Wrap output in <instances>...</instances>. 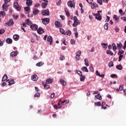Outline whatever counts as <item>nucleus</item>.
<instances>
[{"instance_id":"nucleus-16","label":"nucleus","mask_w":126,"mask_h":126,"mask_svg":"<svg viewBox=\"0 0 126 126\" xmlns=\"http://www.w3.org/2000/svg\"><path fill=\"white\" fill-rule=\"evenodd\" d=\"M17 55H18V52L17 51H13L11 52L10 54L11 57H16Z\"/></svg>"},{"instance_id":"nucleus-7","label":"nucleus","mask_w":126,"mask_h":126,"mask_svg":"<svg viewBox=\"0 0 126 126\" xmlns=\"http://www.w3.org/2000/svg\"><path fill=\"white\" fill-rule=\"evenodd\" d=\"M42 15H45L46 16H48V15H50V12L49 11V9L43 10L42 11Z\"/></svg>"},{"instance_id":"nucleus-11","label":"nucleus","mask_w":126,"mask_h":126,"mask_svg":"<svg viewBox=\"0 0 126 126\" xmlns=\"http://www.w3.org/2000/svg\"><path fill=\"white\" fill-rule=\"evenodd\" d=\"M91 7L92 9H95L96 7H98V4L96 3L95 2L91 3Z\"/></svg>"},{"instance_id":"nucleus-41","label":"nucleus","mask_w":126,"mask_h":126,"mask_svg":"<svg viewBox=\"0 0 126 126\" xmlns=\"http://www.w3.org/2000/svg\"><path fill=\"white\" fill-rule=\"evenodd\" d=\"M4 11H5V10L0 11V15H1L2 17L5 16V12Z\"/></svg>"},{"instance_id":"nucleus-36","label":"nucleus","mask_w":126,"mask_h":126,"mask_svg":"<svg viewBox=\"0 0 126 126\" xmlns=\"http://www.w3.org/2000/svg\"><path fill=\"white\" fill-rule=\"evenodd\" d=\"M36 66H42L44 65V63L40 62L36 64Z\"/></svg>"},{"instance_id":"nucleus-26","label":"nucleus","mask_w":126,"mask_h":126,"mask_svg":"<svg viewBox=\"0 0 126 126\" xmlns=\"http://www.w3.org/2000/svg\"><path fill=\"white\" fill-rule=\"evenodd\" d=\"M116 68L117 69H118V70H122L123 66H122V64H119V65H116Z\"/></svg>"},{"instance_id":"nucleus-34","label":"nucleus","mask_w":126,"mask_h":126,"mask_svg":"<svg viewBox=\"0 0 126 126\" xmlns=\"http://www.w3.org/2000/svg\"><path fill=\"white\" fill-rule=\"evenodd\" d=\"M24 9L27 13H29L30 12V7H26L24 8Z\"/></svg>"},{"instance_id":"nucleus-32","label":"nucleus","mask_w":126,"mask_h":126,"mask_svg":"<svg viewBox=\"0 0 126 126\" xmlns=\"http://www.w3.org/2000/svg\"><path fill=\"white\" fill-rule=\"evenodd\" d=\"M106 54H107V55H110V56H114V53L110 50H107Z\"/></svg>"},{"instance_id":"nucleus-40","label":"nucleus","mask_w":126,"mask_h":126,"mask_svg":"<svg viewBox=\"0 0 126 126\" xmlns=\"http://www.w3.org/2000/svg\"><path fill=\"white\" fill-rule=\"evenodd\" d=\"M112 47H113V50L114 52H116V50H117V46L116 45V44L113 43Z\"/></svg>"},{"instance_id":"nucleus-61","label":"nucleus","mask_w":126,"mask_h":126,"mask_svg":"<svg viewBox=\"0 0 126 126\" xmlns=\"http://www.w3.org/2000/svg\"><path fill=\"white\" fill-rule=\"evenodd\" d=\"M60 60V61H63V60H64V56L61 55Z\"/></svg>"},{"instance_id":"nucleus-3","label":"nucleus","mask_w":126,"mask_h":126,"mask_svg":"<svg viewBox=\"0 0 126 126\" xmlns=\"http://www.w3.org/2000/svg\"><path fill=\"white\" fill-rule=\"evenodd\" d=\"M75 59L77 61H80L81 60V58H80V55H81V51H78L76 52L75 53Z\"/></svg>"},{"instance_id":"nucleus-50","label":"nucleus","mask_w":126,"mask_h":126,"mask_svg":"<svg viewBox=\"0 0 126 126\" xmlns=\"http://www.w3.org/2000/svg\"><path fill=\"white\" fill-rule=\"evenodd\" d=\"M108 66L110 68L112 67V66H114V63H113V61H111L109 63Z\"/></svg>"},{"instance_id":"nucleus-8","label":"nucleus","mask_w":126,"mask_h":126,"mask_svg":"<svg viewBox=\"0 0 126 126\" xmlns=\"http://www.w3.org/2000/svg\"><path fill=\"white\" fill-rule=\"evenodd\" d=\"M14 7L17 10V11H19L20 10L21 8L20 7H19V5L18 4V3L17 2H15L14 3Z\"/></svg>"},{"instance_id":"nucleus-38","label":"nucleus","mask_w":126,"mask_h":126,"mask_svg":"<svg viewBox=\"0 0 126 126\" xmlns=\"http://www.w3.org/2000/svg\"><path fill=\"white\" fill-rule=\"evenodd\" d=\"M113 19L114 20H115V21L119 22V18H118V16L116 15H114Z\"/></svg>"},{"instance_id":"nucleus-21","label":"nucleus","mask_w":126,"mask_h":126,"mask_svg":"<svg viewBox=\"0 0 126 126\" xmlns=\"http://www.w3.org/2000/svg\"><path fill=\"white\" fill-rule=\"evenodd\" d=\"M82 71H83L84 72H88V69L87 68V67L86 66H83L81 68Z\"/></svg>"},{"instance_id":"nucleus-56","label":"nucleus","mask_w":126,"mask_h":126,"mask_svg":"<svg viewBox=\"0 0 126 126\" xmlns=\"http://www.w3.org/2000/svg\"><path fill=\"white\" fill-rule=\"evenodd\" d=\"M90 69L92 72H94V68L93 67V65H90Z\"/></svg>"},{"instance_id":"nucleus-54","label":"nucleus","mask_w":126,"mask_h":126,"mask_svg":"<svg viewBox=\"0 0 126 126\" xmlns=\"http://www.w3.org/2000/svg\"><path fill=\"white\" fill-rule=\"evenodd\" d=\"M110 76L112 78H117V77H118V75L115 74H111Z\"/></svg>"},{"instance_id":"nucleus-5","label":"nucleus","mask_w":126,"mask_h":126,"mask_svg":"<svg viewBox=\"0 0 126 126\" xmlns=\"http://www.w3.org/2000/svg\"><path fill=\"white\" fill-rule=\"evenodd\" d=\"M94 15L95 19H97V20H98L99 21H101L102 20V16H101V14H94Z\"/></svg>"},{"instance_id":"nucleus-17","label":"nucleus","mask_w":126,"mask_h":126,"mask_svg":"<svg viewBox=\"0 0 126 126\" xmlns=\"http://www.w3.org/2000/svg\"><path fill=\"white\" fill-rule=\"evenodd\" d=\"M60 82L61 83V84L63 85V86H66V82L64 81L63 79H60Z\"/></svg>"},{"instance_id":"nucleus-58","label":"nucleus","mask_w":126,"mask_h":126,"mask_svg":"<svg viewBox=\"0 0 126 126\" xmlns=\"http://www.w3.org/2000/svg\"><path fill=\"white\" fill-rule=\"evenodd\" d=\"M4 33V29H2L0 30V35H1V34H3Z\"/></svg>"},{"instance_id":"nucleus-9","label":"nucleus","mask_w":126,"mask_h":126,"mask_svg":"<svg viewBox=\"0 0 126 126\" xmlns=\"http://www.w3.org/2000/svg\"><path fill=\"white\" fill-rule=\"evenodd\" d=\"M68 6L70 7H73L74 8L75 7V4H74V2L72 1H70L67 2Z\"/></svg>"},{"instance_id":"nucleus-2","label":"nucleus","mask_w":126,"mask_h":126,"mask_svg":"<svg viewBox=\"0 0 126 126\" xmlns=\"http://www.w3.org/2000/svg\"><path fill=\"white\" fill-rule=\"evenodd\" d=\"M74 23L72 24L73 27H76L78 24H80V22L77 19V16H74L73 17Z\"/></svg>"},{"instance_id":"nucleus-23","label":"nucleus","mask_w":126,"mask_h":126,"mask_svg":"<svg viewBox=\"0 0 126 126\" xmlns=\"http://www.w3.org/2000/svg\"><path fill=\"white\" fill-rule=\"evenodd\" d=\"M48 2H49V1H44L43 2H42L41 5L43 7V8H46V6H47V5H48Z\"/></svg>"},{"instance_id":"nucleus-25","label":"nucleus","mask_w":126,"mask_h":126,"mask_svg":"<svg viewBox=\"0 0 126 126\" xmlns=\"http://www.w3.org/2000/svg\"><path fill=\"white\" fill-rule=\"evenodd\" d=\"M69 102V100H64L63 101H61V105H65V104H67Z\"/></svg>"},{"instance_id":"nucleus-4","label":"nucleus","mask_w":126,"mask_h":126,"mask_svg":"<svg viewBox=\"0 0 126 126\" xmlns=\"http://www.w3.org/2000/svg\"><path fill=\"white\" fill-rule=\"evenodd\" d=\"M43 24L44 25H47L50 22V18H44V19H41Z\"/></svg>"},{"instance_id":"nucleus-27","label":"nucleus","mask_w":126,"mask_h":126,"mask_svg":"<svg viewBox=\"0 0 126 126\" xmlns=\"http://www.w3.org/2000/svg\"><path fill=\"white\" fill-rule=\"evenodd\" d=\"M85 62V64L86 66H89V61H88V59H85L84 60Z\"/></svg>"},{"instance_id":"nucleus-48","label":"nucleus","mask_w":126,"mask_h":126,"mask_svg":"<svg viewBox=\"0 0 126 126\" xmlns=\"http://www.w3.org/2000/svg\"><path fill=\"white\" fill-rule=\"evenodd\" d=\"M119 13H121V15H125V14H126V12H123L122 9L119 10Z\"/></svg>"},{"instance_id":"nucleus-39","label":"nucleus","mask_w":126,"mask_h":126,"mask_svg":"<svg viewBox=\"0 0 126 126\" xmlns=\"http://www.w3.org/2000/svg\"><path fill=\"white\" fill-rule=\"evenodd\" d=\"M108 25H109V24L107 23L105 24V25H104V30H108V29H109V27L108 26Z\"/></svg>"},{"instance_id":"nucleus-59","label":"nucleus","mask_w":126,"mask_h":126,"mask_svg":"<svg viewBox=\"0 0 126 126\" xmlns=\"http://www.w3.org/2000/svg\"><path fill=\"white\" fill-rule=\"evenodd\" d=\"M34 97H40V93H36L34 94Z\"/></svg>"},{"instance_id":"nucleus-18","label":"nucleus","mask_w":126,"mask_h":126,"mask_svg":"<svg viewBox=\"0 0 126 126\" xmlns=\"http://www.w3.org/2000/svg\"><path fill=\"white\" fill-rule=\"evenodd\" d=\"M37 33H38V34H43V33H44V29L41 27L39 28L37 30Z\"/></svg>"},{"instance_id":"nucleus-13","label":"nucleus","mask_w":126,"mask_h":126,"mask_svg":"<svg viewBox=\"0 0 126 126\" xmlns=\"http://www.w3.org/2000/svg\"><path fill=\"white\" fill-rule=\"evenodd\" d=\"M47 42H49L50 45H52V44H53V37H52V36H49L47 37Z\"/></svg>"},{"instance_id":"nucleus-44","label":"nucleus","mask_w":126,"mask_h":126,"mask_svg":"<svg viewBox=\"0 0 126 126\" xmlns=\"http://www.w3.org/2000/svg\"><path fill=\"white\" fill-rule=\"evenodd\" d=\"M65 12L66 15L67 16V17H70V14H69V12H68V11L66 9H65Z\"/></svg>"},{"instance_id":"nucleus-64","label":"nucleus","mask_w":126,"mask_h":126,"mask_svg":"<svg viewBox=\"0 0 126 126\" xmlns=\"http://www.w3.org/2000/svg\"><path fill=\"white\" fill-rule=\"evenodd\" d=\"M121 19H123L124 21L126 22V17H121Z\"/></svg>"},{"instance_id":"nucleus-42","label":"nucleus","mask_w":126,"mask_h":126,"mask_svg":"<svg viewBox=\"0 0 126 126\" xmlns=\"http://www.w3.org/2000/svg\"><path fill=\"white\" fill-rule=\"evenodd\" d=\"M85 80V75H82V76H80V81H84Z\"/></svg>"},{"instance_id":"nucleus-20","label":"nucleus","mask_w":126,"mask_h":126,"mask_svg":"<svg viewBox=\"0 0 126 126\" xmlns=\"http://www.w3.org/2000/svg\"><path fill=\"white\" fill-rule=\"evenodd\" d=\"M55 26L56 28H60L61 27V22L57 21L55 22Z\"/></svg>"},{"instance_id":"nucleus-10","label":"nucleus","mask_w":126,"mask_h":126,"mask_svg":"<svg viewBox=\"0 0 126 126\" xmlns=\"http://www.w3.org/2000/svg\"><path fill=\"white\" fill-rule=\"evenodd\" d=\"M31 28L33 30V31H36L38 29V25L36 24H32L31 25Z\"/></svg>"},{"instance_id":"nucleus-55","label":"nucleus","mask_w":126,"mask_h":126,"mask_svg":"<svg viewBox=\"0 0 126 126\" xmlns=\"http://www.w3.org/2000/svg\"><path fill=\"white\" fill-rule=\"evenodd\" d=\"M94 106H101V102L98 101L97 102L94 103Z\"/></svg>"},{"instance_id":"nucleus-60","label":"nucleus","mask_w":126,"mask_h":126,"mask_svg":"<svg viewBox=\"0 0 126 126\" xmlns=\"http://www.w3.org/2000/svg\"><path fill=\"white\" fill-rule=\"evenodd\" d=\"M109 21H110V17H109L108 16H107L105 22H109Z\"/></svg>"},{"instance_id":"nucleus-19","label":"nucleus","mask_w":126,"mask_h":126,"mask_svg":"<svg viewBox=\"0 0 126 126\" xmlns=\"http://www.w3.org/2000/svg\"><path fill=\"white\" fill-rule=\"evenodd\" d=\"M101 46L104 49V50H106L107 48H108V43H102L101 44Z\"/></svg>"},{"instance_id":"nucleus-62","label":"nucleus","mask_w":126,"mask_h":126,"mask_svg":"<svg viewBox=\"0 0 126 126\" xmlns=\"http://www.w3.org/2000/svg\"><path fill=\"white\" fill-rule=\"evenodd\" d=\"M51 99H54V98H55V93H52V94H51Z\"/></svg>"},{"instance_id":"nucleus-14","label":"nucleus","mask_w":126,"mask_h":126,"mask_svg":"<svg viewBox=\"0 0 126 126\" xmlns=\"http://www.w3.org/2000/svg\"><path fill=\"white\" fill-rule=\"evenodd\" d=\"M53 82H54V80L51 78L47 79L46 81V84H51V83H53Z\"/></svg>"},{"instance_id":"nucleus-12","label":"nucleus","mask_w":126,"mask_h":126,"mask_svg":"<svg viewBox=\"0 0 126 126\" xmlns=\"http://www.w3.org/2000/svg\"><path fill=\"white\" fill-rule=\"evenodd\" d=\"M32 80H33V81H37V80H38V76L36 74L32 75Z\"/></svg>"},{"instance_id":"nucleus-31","label":"nucleus","mask_w":126,"mask_h":126,"mask_svg":"<svg viewBox=\"0 0 126 126\" xmlns=\"http://www.w3.org/2000/svg\"><path fill=\"white\" fill-rule=\"evenodd\" d=\"M122 47H123V43H117V47L118 48V49L119 50L122 49Z\"/></svg>"},{"instance_id":"nucleus-1","label":"nucleus","mask_w":126,"mask_h":126,"mask_svg":"<svg viewBox=\"0 0 126 126\" xmlns=\"http://www.w3.org/2000/svg\"><path fill=\"white\" fill-rule=\"evenodd\" d=\"M9 1H10V0H4V3L2 5V10H5V11L8 10L9 4H7V2H9Z\"/></svg>"},{"instance_id":"nucleus-57","label":"nucleus","mask_w":126,"mask_h":126,"mask_svg":"<svg viewBox=\"0 0 126 126\" xmlns=\"http://www.w3.org/2000/svg\"><path fill=\"white\" fill-rule=\"evenodd\" d=\"M124 53H125V51H124L123 50L121 51V50H120L118 52V55H123V54H124Z\"/></svg>"},{"instance_id":"nucleus-51","label":"nucleus","mask_w":126,"mask_h":126,"mask_svg":"<svg viewBox=\"0 0 126 126\" xmlns=\"http://www.w3.org/2000/svg\"><path fill=\"white\" fill-rule=\"evenodd\" d=\"M97 2L98 3V4H100V5H102L103 4L102 0H97Z\"/></svg>"},{"instance_id":"nucleus-47","label":"nucleus","mask_w":126,"mask_h":126,"mask_svg":"<svg viewBox=\"0 0 126 126\" xmlns=\"http://www.w3.org/2000/svg\"><path fill=\"white\" fill-rule=\"evenodd\" d=\"M119 90L120 91H123L124 90V85L121 84L119 87Z\"/></svg>"},{"instance_id":"nucleus-6","label":"nucleus","mask_w":126,"mask_h":126,"mask_svg":"<svg viewBox=\"0 0 126 126\" xmlns=\"http://www.w3.org/2000/svg\"><path fill=\"white\" fill-rule=\"evenodd\" d=\"M13 24H14V22H13V20L12 19L10 20L9 22L5 24V26H12Z\"/></svg>"},{"instance_id":"nucleus-22","label":"nucleus","mask_w":126,"mask_h":126,"mask_svg":"<svg viewBox=\"0 0 126 126\" xmlns=\"http://www.w3.org/2000/svg\"><path fill=\"white\" fill-rule=\"evenodd\" d=\"M13 38L15 41H18V40H19V35L18 34H14Z\"/></svg>"},{"instance_id":"nucleus-63","label":"nucleus","mask_w":126,"mask_h":126,"mask_svg":"<svg viewBox=\"0 0 126 126\" xmlns=\"http://www.w3.org/2000/svg\"><path fill=\"white\" fill-rule=\"evenodd\" d=\"M19 16L18 15H13V18H14V19H18Z\"/></svg>"},{"instance_id":"nucleus-46","label":"nucleus","mask_w":126,"mask_h":126,"mask_svg":"<svg viewBox=\"0 0 126 126\" xmlns=\"http://www.w3.org/2000/svg\"><path fill=\"white\" fill-rule=\"evenodd\" d=\"M48 84H45L43 85L44 88H45V89H49V88H50V85H47Z\"/></svg>"},{"instance_id":"nucleus-30","label":"nucleus","mask_w":126,"mask_h":126,"mask_svg":"<svg viewBox=\"0 0 126 126\" xmlns=\"http://www.w3.org/2000/svg\"><path fill=\"white\" fill-rule=\"evenodd\" d=\"M95 98H96V99H98V100H102V96L99 94H98L97 95H95Z\"/></svg>"},{"instance_id":"nucleus-37","label":"nucleus","mask_w":126,"mask_h":126,"mask_svg":"<svg viewBox=\"0 0 126 126\" xmlns=\"http://www.w3.org/2000/svg\"><path fill=\"white\" fill-rule=\"evenodd\" d=\"M26 24H27V25H31V24H32V23L31 22V21H30L29 19H28L26 21Z\"/></svg>"},{"instance_id":"nucleus-52","label":"nucleus","mask_w":126,"mask_h":126,"mask_svg":"<svg viewBox=\"0 0 126 126\" xmlns=\"http://www.w3.org/2000/svg\"><path fill=\"white\" fill-rule=\"evenodd\" d=\"M66 35H67V36H70V35H71V31H67L66 32Z\"/></svg>"},{"instance_id":"nucleus-35","label":"nucleus","mask_w":126,"mask_h":126,"mask_svg":"<svg viewBox=\"0 0 126 126\" xmlns=\"http://www.w3.org/2000/svg\"><path fill=\"white\" fill-rule=\"evenodd\" d=\"M8 78V77L6 74H4L2 78V81H5V80H6Z\"/></svg>"},{"instance_id":"nucleus-53","label":"nucleus","mask_w":126,"mask_h":126,"mask_svg":"<svg viewBox=\"0 0 126 126\" xmlns=\"http://www.w3.org/2000/svg\"><path fill=\"white\" fill-rule=\"evenodd\" d=\"M70 43H71V45H74L76 43V41L74 39H71Z\"/></svg>"},{"instance_id":"nucleus-33","label":"nucleus","mask_w":126,"mask_h":126,"mask_svg":"<svg viewBox=\"0 0 126 126\" xmlns=\"http://www.w3.org/2000/svg\"><path fill=\"white\" fill-rule=\"evenodd\" d=\"M6 81H8V85H12V84H14V80H11L9 81V80H6Z\"/></svg>"},{"instance_id":"nucleus-43","label":"nucleus","mask_w":126,"mask_h":126,"mask_svg":"<svg viewBox=\"0 0 126 126\" xmlns=\"http://www.w3.org/2000/svg\"><path fill=\"white\" fill-rule=\"evenodd\" d=\"M60 31L61 32V33H62V34H63V35H65L66 32H65V31H64V30H63V29H60Z\"/></svg>"},{"instance_id":"nucleus-24","label":"nucleus","mask_w":126,"mask_h":126,"mask_svg":"<svg viewBox=\"0 0 126 126\" xmlns=\"http://www.w3.org/2000/svg\"><path fill=\"white\" fill-rule=\"evenodd\" d=\"M39 12L40 11L37 9L34 8L33 10V13L34 15H37V14H38Z\"/></svg>"},{"instance_id":"nucleus-28","label":"nucleus","mask_w":126,"mask_h":126,"mask_svg":"<svg viewBox=\"0 0 126 126\" xmlns=\"http://www.w3.org/2000/svg\"><path fill=\"white\" fill-rule=\"evenodd\" d=\"M6 42L7 44H11L12 43V39H11V38H8L6 39Z\"/></svg>"},{"instance_id":"nucleus-45","label":"nucleus","mask_w":126,"mask_h":126,"mask_svg":"<svg viewBox=\"0 0 126 126\" xmlns=\"http://www.w3.org/2000/svg\"><path fill=\"white\" fill-rule=\"evenodd\" d=\"M118 55L119 56L118 61L121 62V61H122V58H124V55L123 54H118Z\"/></svg>"},{"instance_id":"nucleus-29","label":"nucleus","mask_w":126,"mask_h":126,"mask_svg":"<svg viewBox=\"0 0 126 126\" xmlns=\"http://www.w3.org/2000/svg\"><path fill=\"white\" fill-rule=\"evenodd\" d=\"M62 106H63V105H62V100L60 99L59 103H58V109H61Z\"/></svg>"},{"instance_id":"nucleus-49","label":"nucleus","mask_w":126,"mask_h":126,"mask_svg":"<svg viewBox=\"0 0 126 126\" xmlns=\"http://www.w3.org/2000/svg\"><path fill=\"white\" fill-rule=\"evenodd\" d=\"M75 72H76V73H77V74H79V75H80V76H81L82 75H83L82 72L80 71L76 70Z\"/></svg>"},{"instance_id":"nucleus-15","label":"nucleus","mask_w":126,"mask_h":126,"mask_svg":"<svg viewBox=\"0 0 126 126\" xmlns=\"http://www.w3.org/2000/svg\"><path fill=\"white\" fill-rule=\"evenodd\" d=\"M32 2H33L32 0H26V5H28V6H31V5H32Z\"/></svg>"}]
</instances>
